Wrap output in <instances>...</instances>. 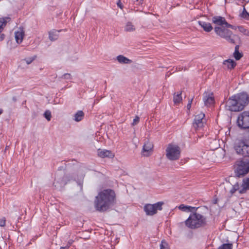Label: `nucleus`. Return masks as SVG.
Returning <instances> with one entry per match:
<instances>
[{"label":"nucleus","instance_id":"dca6fc26","mask_svg":"<svg viewBox=\"0 0 249 249\" xmlns=\"http://www.w3.org/2000/svg\"><path fill=\"white\" fill-rule=\"evenodd\" d=\"M212 21L216 24L215 26H224L227 23L225 18L220 16L213 17Z\"/></svg>","mask_w":249,"mask_h":249},{"label":"nucleus","instance_id":"473e14b6","mask_svg":"<svg viewBox=\"0 0 249 249\" xmlns=\"http://www.w3.org/2000/svg\"><path fill=\"white\" fill-rule=\"evenodd\" d=\"M140 121V118L138 116H136L134 118V119L133 120V122L131 124L132 126H135L136 124H137Z\"/></svg>","mask_w":249,"mask_h":249},{"label":"nucleus","instance_id":"b1692460","mask_svg":"<svg viewBox=\"0 0 249 249\" xmlns=\"http://www.w3.org/2000/svg\"><path fill=\"white\" fill-rule=\"evenodd\" d=\"M84 116V112L81 110H79L74 115V120L76 122H79L83 119Z\"/></svg>","mask_w":249,"mask_h":249},{"label":"nucleus","instance_id":"3c124183","mask_svg":"<svg viewBox=\"0 0 249 249\" xmlns=\"http://www.w3.org/2000/svg\"><path fill=\"white\" fill-rule=\"evenodd\" d=\"M198 23L199 24V25H200L201 27H202V24H201V21H198Z\"/></svg>","mask_w":249,"mask_h":249},{"label":"nucleus","instance_id":"bb28decb","mask_svg":"<svg viewBox=\"0 0 249 249\" xmlns=\"http://www.w3.org/2000/svg\"><path fill=\"white\" fill-rule=\"evenodd\" d=\"M213 29V27L210 23H203V30L209 32Z\"/></svg>","mask_w":249,"mask_h":249},{"label":"nucleus","instance_id":"a18cd8bd","mask_svg":"<svg viewBox=\"0 0 249 249\" xmlns=\"http://www.w3.org/2000/svg\"><path fill=\"white\" fill-rule=\"evenodd\" d=\"M69 246L61 247L60 249H69Z\"/></svg>","mask_w":249,"mask_h":249},{"label":"nucleus","instance_id":"39448f33","mask_svg":"<svg viewBox=\"0 0 249 249\" xmlns=\"http://www.w3.org/2000/svg\"><path fill=\"white\" fill-rule=\"evenodd\" d=\"M186 226L192 229L198 228L202 224V216L196 213H191L185 221Z\"/></svg>","mask_w":249,"mask_h":249},{"label":"nucleus","instance_id":"f257e3e1","mask_svg":"<svg viewBox=\"0 0 249 249\" xmlns=\"http://www.w3.org/2000/svg\"><path fill=\"white\" fill-rule=\"evenodd\" d=\"M115 199L116 195L113 190H104L100 192L96 197L94 202L95 207L98 211H106L114 204Z\"/></svg>","mask_w":249,"mask_h":249},{"label":"nucleus","instance_id":"7c9ffc66","mask_svg":"<svg viewBox=\"0 0 249 249\" xmlns=\"http://www.w3.org/2000/svg\"><path fill=\"white\" fill-rule=\"evenodd\" d=\"M160 249H169L167 243L164 241H161L160 245Z\"/></svg>","mask_w":249,"mask_h":249},{"label":"nucleus","instance_id":"c756f323","mask_svg":"<svg viewBox=\"0 0 249 249\" xmlns=\"http://www.w3.org/2000/svg\"><path fill=\"white\" fill-rule=\"evenodd\" d=\"M44 116L48 121H50L52 117L51 112L49 110H46L44 113Z\"/></svg>","mask_w":249,"mask_h":249},{"label":"nucleus","instance_id":"49530a36","mask_svg":"<svg viewBox=\"0 0 249 249\" xmlns=\"http://www.w3.org/2000/svg\"><path fill=\"white\" fill-rule=\"evenodd\" d=\"M135 1L138 2L139 4H142V3L143 0H135Z\"/></svg>","mask_w":249,"mask_h":249},{"label":"nucleus","instance_id":"423d86ee","mask_svg":"<svg viewBox=\"0 0 249 249\" xmlns=\"http://www.w3.org/2000/svg\"><path fill=\"white\" fill-rule=\"evenodd\" d=\"M180 155V149L178 146L169 144L166 149V156L171 160H175L179 159Z\"/></svg>","mask_w":249,"mask_h":249},{"label":"nucleus","instance_id":"c03bdc74","mask_svg":"<svg viewBox=\"0 0 249 249\" xmlns=\"http://www.w3.org/2000/svg\"><path fill=\"white\" fill-rule=\"evenodd\" d=\"M246 13H248V12L246 11L245 8L244 7L243 12L241 14H240V15H245V14H246Z\"/></svg>","mask_w":249,"mask_h":249},{"label":"nucleus","instance_id":"f8f14e48","mask_svg":"<svg viewBox=\"0 0 249 249\" xmlns=\"http://www.w3.org/2000/svg\"><path fill=\"white\" fill-rule=\"evenodd\" d=\"M153 144L149 141L144 143L142 148V155L144 156L148 157L151 155L153 152Z\"/></svg>","mask_w":249,"mask_h":249},{"label":"nucleus","instance_id":"f3484780","mask_svg":"<svg viewBox=\"0 0 249 249\" xmlns=\"http://www.w3.org/2000/svg\"><path fill=\"white\" fill-rule=\"evenodd\" d=\"M15 39L18 44L22 42L24 36V31L22 29H19L18 31L15 32Z\"/></svg>","mask_w":249,"mask_h":249},{"label":"nucleus","instance_id":"cd10ccee","mask_svg":"<svg viewBox=\"0 0 249 249\" xmlns=\"http://www.w3.org/2000/svg\"><path fill=\"white\" fill-rule=\"evenodd\" d=\"M239 31L243 33L244 35L249 36V31L244 28L243 26H238V27Z\"/></svg>","mask_w":249,"mask_h":249},{"label":"nucleus","instance_id":"4be33fe9","mask_svg":"<svg viewBox=\"0 0 249 249\" xmlns=\"http://www.w3.org/2000/svg\"><path fill=\"white\" fill-rule=\"evenodd\" d=\"M58 32H59V31H56L55 30H53V31L49 32V39L51 41H54V40H56L58 37Z\"/></svg>","mask_w":249,"mask_h":249},{"label":"nucleus","instance_id":"09e8293b","mask_svg":"<svg viewBox=\"0 0 249 249\" xmlns=\"http://www.w3.org/2000/svg\"><path fill=\"white\" fill-rule=\"evenodd\" d=\"M204 120H205V115L203 113V124L204 123Z\"/></svg>","mask_w":249,"mask_h":249},{"label":"nucleus","instance_id":"58836bf2","mask_svg":"<svg viewBox=\"0 0 249 249\" xmlns=\"http://www.w3.org/2000/svg\"><path fill=\"white\" fill-rule=\"evenodd\" d=\"M225 27H226L227 28H231L232 29H236V27L229 23H228L227 22L226 24V25H225Z\"/></svg>","mask_w":249,"mask_h":249},{"label":"nucleus","instance_id":"f704fd0d","mask_svg":"<svg viewBox=\"0 0 249 249\" xmlns=\"http://www.w3.org/2000/svg\"><path fill=\"white\" fill-rule=\"evenodd\" d=\"M6 219L5 217L0 218V226L4 227L5 225Z\"/></svg>","mask_w":249,"mask_h":249},{"label":"nucleus","instance_id":"9b49d317","mask_svg":"<svg viewBox=\"0 0 249 249\" xmlns=\"http://www.w3.org/2000/svg\"><path fill=\"white\" fill-rule=\"evenodd\" d=\"M233 98L236 99L238 103V105L241 110L243 109L244 107L249 102V97L248 95L245 92L234 95H233Z\"/></svg>","mask_w":249,"mask_h":249},{"label":"nucleus","instance_id":"37998d69","mask_svg":"<svg viewBox=\"0 0 249 249\" xmlns=\"http://www.w3.org/2000/svg\"><path fill=\"white\" fill-rule=\"evenodd\" d=\"M4 37H5V35L4 34L0 35V41L3 40V39L4 38Z\"/></svg>","mask_w":249,"mask_h":249},{"label":"nucleus","instance_id":"ea45409f","mask_svg":"<svg viewBox=\"0 0 249 249\" xmlns=\"http://www.w3.org/2000/svg\"><path fill=\"white\" fill-rule=\"evenodd\" d=\"M192 100L193 99H191L190 100H189L187 105V109L188 110H190V109L191 108V105H192Z\"/></svg>","mask_w":249,"mask_h":249},{"label":"nucleus","instance_id":"412c9836","mask_svg":"<svg viewBox=\"0 0 249 249\" xmlns=\"http://www.w3.org/2000/svg\"><path fill=\"white\" fill-rule=\"evenodd\" d=\"M181 92L175 93L173 95V101L175 105H178L182 101Z\"/></svg>","mask_w":249,"mask_h":249},{"label":"nucleus","instance_id":"ddd939ff","mask_svg":"<svg viewBox=\"0 0 249 249\" xmlns=\"http://www.w3.org/2000/svg\"><path fill=\"white\" fill-rule=\"evenodd\" d=\"M98 156L101 158H113L115 156L114 153H113L110 150H107V149H98Z\"/></svg>","mask_w":249,"mask_h":249},{"label":"nucleus","instance_id":"1a4fd4ad","mask_svg":"<svg viewBox=\"0 0 249 249\" xmlns=\"http://www.w3.org/2000/svg\"><path fill=\"white\" fill-rule=\"evenodd\" d=\"M162 202H158L154 204H148L144 206V210L147 215H153L157 213L158 210H161Z\"/></svg>","mask_w":249,"mask_h":249},{"label":"nucleus","instance_id":"a878e982","mask_svg":"<svg viewBox=\"0 0 249 249\" xmlns=\"http://www.w3.org/2000/svg\"><path fill=\"white\" fill-rule=\"evenodd\" d=\"M232 244L231 243L223 244L220 246L218 249H232Z\"/></svg>","mask_w":249,"mask_h":249},{"label":"nucleus","instance_id":"4c0bfd02","mask_svg":"<svg viewBox=\"0 0 249 249\" xmlns=\"http://www.w3.org/2000/svg\"><path fill=\"white\" fill-rule=\"evenodd\" d=\"M117 5L118 7H119L121 10L123 9L124 6L122 4L121 0H118V1L117 2Z\"/></svg>","mask_w":249,"mask_h":249},{"label":"nucleus","instance_id":"8fccbe9b","mask_svg":"<svg viewBox=\"0 0 249 249\" xmlns=\"http://www.w3.org/2000/svg\"><path fill=\"white\" fill-rule=\"evenodd\" d=\"M3 112V110L2 109H0V115L2 114Z\"/></svg>","mask_w":249,"mask_h":249},{"label":"nucleus","instance_id":"f03ea898","mask_svg":"<svg viewBox=\"0 0 249 249\" xmlns=\"http://www.w3.org/2000/svg\"><path fill=\"white\" fill-rule=\"evenodd\" d=\"M214 30L217 36L224 38L231 44H235L240 41L239 36L237 35L233 34L232 31L227 29L225 26H215Z\"/></svg>","mask_w":249,"mask_h":249},{"label":"nucleus","instance_id":"6ab92c4d","mask_svg":"<svg viewBox=\"0 0 249 249\" xmlns=\"http://www.w3.org/2000/svg\"><path fill=\"white\" fill-rule=\"evenodd\" d=\"M198 208L191 206H186L184 204H181L178 206V209L183 212H194Z\"/></svg>","mask_w":249,"mask_h":249},{"label":"nucleus","instance_id":"79ce46f5","mask_svg":"<svg viewBox=\"0 0 249 249\" xmlns=\"http://www.w3.org/2000/svg\"><path fill=\"white\" fill-rule=\"evenodd\" d=\"M73 243V240L72 239L68 241V244L66 246H69V248L71 247V245Z\"/></svg>","mask_w":249,"mask_h":249},{"label":"nucleus","instance_id":"e433bc0d","mask_svg":"<svg viewBox=\"0 0 249 249\" xmlns=\"http://www.w3.org/2000/svg\"><path fill=\"white\" fill-rule=\"evenodd\" d=\"M62 78L66 79H70L71 78V76L70 73H65L63 75Z\"/></svg>","mask_w":249,"mask_h":249},{"label":"nucleus","instance_id":"2f4dec72","mask_svg":"<svg viewBox=\"0 0 249 249\" xmlns=\"http://www.w3.org/2000/svg\"><path fill=\"white\" fill-rule=\"evenodd\" d=\"M239 189V185L237 183L232 186V189L230 190V193L232 195L235 191Z\"/></svg>","mask_w":249,"mask_h":249},{"label":"nucleus","instance_id":"20e7f679","mask_svg":"<svg viewBox=\"0 0 249 249\" xmlns=\"http://www.w3.org/2000/svg\"><path fill=\"white\" fill-rule=\"evenodd\" d=\"M248 138L244 135L241 139L236 140L234 143V148L237 154L245 156H249V142Z\"/></svg>","mask_w":249,"mask_h":249},{"label":"nucleus","instance_id":"9d476101","mask_svg":"<svg viewBox=\"0 0 249 249\" xmlns=\"http://www.w3.org/2000/svg\"><path fill=\"white\" fill-rule=\"evenodd\" d=\"M203 103L204 106L212 109L215 104V99L213 92L205 91L203 93Z\"/></svg>","mask_w":249,"mask_h":249},{"label":"nucleus","instance_id":"a19ab883","mask_svg":"<svg viewBox=\"0 0 249 249\" xmlns=\"http://www.w3.org/2000/svg\"><path fill=\"white\" fill-rule=\"evenodd\" d=\"M247 190L245 187H242V189L239 190V192L240 194H244L246 193Z\"/></svg>","mask_w":249,"mask_h":249},{"label":"nucleus","instance_id":"de8ad7c7","mask_svg":"<svg viewBox=\"0 0 249 249\" xmlns=\"http://www.w3.org/2000/svg\"><path fill=\"white\" fill-rule=\"evenodd\" d=\"M203 226L205 225H206L207 224V221H205V219L203 218Z\"/></svg>","mask_w":249,"mask_h":249},{"label":"nucleus","instance_id":"a211bd4d","mask_svg":"<svg viewBox=\"0 0 249 249\" xmlns=\"http://www.w3.org/2000/svg\"><path fill=\"white\" fill-rule=\"evenodd\" d=\"M10 19L11 18L9 17L0 18V34L2 32L7 23L9 21Z\"/></svg>","mask_w":249,"mask_h":249},{"label":"nucleus","instance_id":"72a5a7b5","mask_svg":"<svg viewBox=\"0 0 249 249\" xmlns=\"http://www.w3.org/2000/svg\"><path fill=\"white\" fill-rule=\"evenodd\" d=\"M36 58V56L32 57H29L24 59L27 64H31Z\"/></svg>","mask_w":249,"mask_h":249},{"label":"nucleus","instance_id":"2eb2a0df","mask_svg":"<svg viewBox=\"0 0 249 249\" xmlns=\"http://www.w3.org/2000/svg\"><path fill=\"white\" fill-rule=\"evenodd\" d=\"M223 65L224 69L231 70L236 66V63L233 59H228L223 61Z\"/></svg>","mask_w":249,"mask_h":249},{"label":"nucleus","instance_id":"5701e85b","mask_svg":"<svg viewBox=\"0 0 249 249\" xmlns=\"http://www.w3.org/2000/svg\"><path fill=\"white\" fill-rule=\"evenodd\" d=\"M239 46L236 45L235 47L234 52L233 53V56L236 60H240L243 56V54L239 51Z\"/></svg>","mask_w":249,"mask_h":249},{"label":"nucleus","instance_id":"4468645a","mask_svg":"<svg viewBox=\"0 0 249 249\" xmlns=\"http://www.w3.org/2000/svg\"><path fill=\"white\" fill-rule=\"evenodd\" d=\"M193 126L196 130H198L202 127V115L201 114L195 116Z\"/></svg>","mask_w":249,"mask_h":249},{"label":"nucleus","instance_id":"c85d7f7f","mask_svg":"<svg viewBox=\"0 0 249 249\" xmlns=\"http://www.w3.org/2000/svg\"><path fill=\"white\" fill-rule=\"evenodd\" d=\"M242 186V187H245L247 190L249 189V178H246L243 180Z\"/></svg>","mask_w":249,"mask_h":249},{"label":"nucleus","instance_id":"aec40b11","mask_svg":"<svg viewBox=\"0 0 249 249\" xmlns=\"http://www.w3.org/2000/svg\"><path fill=\"white\" fill-rule=\"evenodd\" d=\"M117 60L121 64H129L132 63V60L127 58L122 55H120L117 57Z\"/></svg>","mask_w":249,"mask_h":249},{"label":"nucleus","instance_id":"7ed1b4c3","mask_svg":"<svg viewBox=\"0 0 249 249\" xmlns=\"http://www.w3.org/2000/svg\"><path fill=\"white\" fill-rule=\"evenodd\" d=\"M234 166L236 176L241 177L247 174L249 172V156L237 160Z\"/></svg>","mask_w":249,"mask_h":249},{"label":"nucleus","instance_id":"0eeeda50","mask_svg":"<svg viewBox=\"0 0 249 249\" xmlns=\"http://www.w3.org/2000/svg\"><path fill=\"white\" fill-rule=\"evenodd\" d=\"M223 106L227 110L235 112L241 110L238 105V103L236 99L233 98V96L230 98L226 102H223L221 104V107Z\"/></svg>","mask_w":249,"mask_h":249},{"label":"nucleus","instance_id":"c9c22d12","mask_svg":"<svg viewBox=\"0 0 249 249\" xmlns=\"http://www.w3.org/2000/svg\"><path fill=\"white\" fill-rule=\"evenodd\" d=\"M240 16L242 18L249 20V13L248 12L246 13L245 15H240Z\"/></svg>","mask_w":249,"mask_h":249},{"label":"nucleus","instance_id":"6e6552de","mask_svg":"<svg viewBox=\"0 0 249 249\" xmlns=\"http://www.w3.org/2000/svg\"><path fill=\"white\" fill-rule=\"evenodd\" d=\"M239 127L242 129L249 128V111H244L239 114L237 119Z\"/></svg>","mask_w":249,"mask_h":249},{"label":"nucleus","instance_id":"393cba45","mask_svg":"<svg viewBox=\"0 0 249 249\" xmlns=\"http://www.w3.org/2000/svg\"><path fill=\"white\" fill-rule=\"evenodd\" d=\"M124 30L126 32H133L135 28L131 22H128L124 27Z\"/></svg>","mask_w":249,"mask_h":249}]
</instances>
